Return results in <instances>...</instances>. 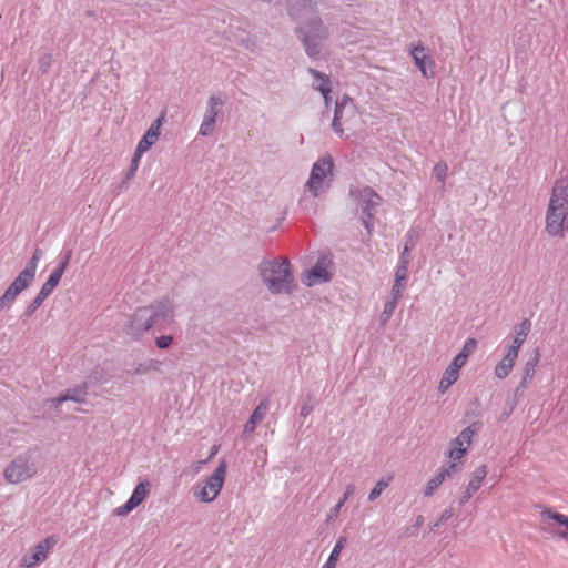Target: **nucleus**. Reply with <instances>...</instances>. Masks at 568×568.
I'll return each instance as SVG.
<instances>
[{
    "label": "nucleus",
    "mask_w": 568,
    "mask_h": 568,
    "mask_svg": "<svg viewBox=\"0 0 568 568\" xmlns=\"http://www.w3.org/2000/svg\"><path fill=\"white\" fill-rule=\"evenodd\" d=\"M549 236L564 237L568 232V178L555 182L545 215Z\"/></svg>",
    "instance_id": "f257e3e1"
},
{
    "label": "nucleus",
    "mask_w": 568,
    "mask_h": 568,
    "mask_svg": "<svg viewBox=\"0 0 568 568\" xmlns=\"http://www.w3.org/2000/svg\"><path fill=\"white\" fill-rule=\"evenodd\" d=\"M173 308L168 302H155L149 306L138 308L128 325V334L139 336L153 325L172 317Z\"/></svg>",
    "instance_id": "f03ea898"
},
{
    "label": "nucleus",
    "mask_w": 568,
    "mask_h": 568,
    "mask_svg": "<svg viewBox=\"0 0 568 568\" xmlns=\"http://www.w3.org/2000/svg\"><path fill=\"white\" fill-rule=\"evenodd\" d=\"M260 271L265 285L272 293H290L293 290L294 283L286 258L281 262H266L261 265Z\"/></svg>",
    "instance_id": "7ed1b4c3"
},
{
    "label": "nucleus",
    "mask_w": 568,
    "mask_h": 568,
    "mask_svg": "<svg viewBox=\"0 0 568 568\" xmlns=\"http://www.w3.org/2000/svg\"><path fill=\"white\" fill-rule=\"evenodd\" d=\"M227 464L222 460L211 476L194 487V497L201 503H212L219 496L226 477Z\"/></svg>",
    "instance_id": "20e7f679"
},
{
    "label": "nucleus",
    "mask_w": 568,
    "mask_h": 568,
    "mask_svg": "<svg viewBox=\"0 0 568 568\" xmlns=\"http://www.w3.org/2000/svg\"><path fill=\"white\" fill-rule=\"evenodd\" d=\"M164 120V114H161L150 126V129L142 136L138 146L135 149L133 159L131 161V166L129 171V175L132 176L135 174L141 156L149 151L159 140L161 133V126Z\"/></svg>",
    "instance_id": "39448f33"
},
{
    "label": "nucleus",
    "mask_w": 568,
    "mask_h": 568,
    "mask_svg": "<svg viewBox=\"0 0 568 568\" xmlns=\"http://www.w3.org/2000/svg\"><path fill=\"white\" fill-rule=\"evenodd\" d=\"M37 473L34 464L27 456H18L4 469L3 477L10 484H20Z\"/></svg>",
    "instance_id": "423d86ee"
},
{
    "label": "nucleus",
    "mask_w": 568,
    "mask_h": 568,
    "mask_svg": "<svg viewBox=\"0 0 568 568\" xmlns=\"http://www.w3.org/2000/svg\"><path fill=\"white\" fill-rule=\"evenodd\" d=\"M480 429L479 423H474L460 432V434L452 442L447 452V458L455 463L460 460L471 445L473 437Z\"/></svg>",
    "instance_id": "0eeeda50"
},
{
    "label": "nucleus",
    "mask_w": 568,
    "mask_h": 568,
    "mask_svg": "<svg viewBox=\"0 0 568 568\" xmlns=\"http://www.w3.org/2000/svg\"><path fill=\"white\" fill-rule=\"evenodd\" d=\"M333 160L331 156H324L314 163L307 187L314 196L318 194L324 187V182L332 175Z\"/></svg>",
    "instance_id": "6e6552de"
},
{
    "label": "nucleus",
    "mask_w": 568,
    "mask_h": 568,
    "mask_svg": "<svg viewBox=\"0 0 568 568\" xmlns=\"http://www.w3.org/2000/svg\"><path fill=\"white\" fill-rule=\"evenodd\" d=\"M333 274V262L331 258L323 256L312 270L304 274L302 281L306 286H313L331 280Z\"/></svg>",
    "instance_id": "1a4fd4ad"
},
{
    "label": "nucleus",
    "mask_w": 568,
    "mask_h": 568,
    "mask_svg": "<svg viewBox=\"0 0 568 568\" xmlns=\"http://www.w3.org/2000/svg\"><path fill=\"white\" fill-rule=\"evenodd\" d=\"M540 516L548 530L552 531L555 536L568 540V516L550 508L542 509Z\"/></svg>",
    "instance_id": "9d476101"
},
{
    "label": "nucleus",
    "mask_w": 568,
    "mask_h": 568,
    "mask_svg": "<svg viewBox=\"0 0 568 568\" xmlns=\"http://www.w3.org/2000/svg\"><path fill=\"white\" fill-rule=\"evenodd\" d=\"M57 544L54 536H50L40 541L34 548L31 555L24 556L21 560L23 568H32L39 562L47 559L49 550Z\"/></svg>",
    "instance_id": "9b49d317"
},
{
    "label": "nucleus",
    "mask_w": 568,
    "mask_h": 568,
    "mask_svg": "<svg viewBox=\"0 0 568 568\" xmlns=\"http://www.w3.org/2000/svg\"><path fill=\"white\" fill-rule=\"evenodd\" d=\"M150 494V483L148 480L141 481L134 488L129 500L115 509L118 516H125L138 506H140Z\"/></svg>",
    "instance_id": "f8f14e48"
},
{
    "label": "nucleus",
    "mask_w": 568,
    "mask_h": 568,
    "mask_svg": "<svg viewBox=\"0 0 568 568\" xmlns=\"http://www.w3.org/2000/svg\"><path fill=\"white\" fill-rule=\"evenodd\" d=\"M410 54L418 70L425 78L434 77V61L422 42L412 45Z\"/></svg>",
    "instance_id": "ddd939ff"
},
{
    "label": "nucleus",
    "mask_w": 568,
    "mask_h": 568,
    "mask_svg": "<svg viewBox=\"0 0 568 568\" xmlns=\"http://www.w3.org/2000/svg\"><path fill=\"white\" fill-rule=\"evenodd\" d=\"M326 37V31L322 28L321 22H314L311 26L310 31L305 33L303 38V43L305 45L306 52L313 57L318 53L317 49V40H322Z\"/></svg>",
    "instance_id": "4468645a"
},
{
    "label": "nucleus",
    "mask_w": 568,
    "mask_h": 568,
    "mask_svg": "<svg viewBox=\"0 0 568 568\" xmlns=\"http://www.w3.org/2000/svg\"><path fill=\"white\" fill-rule=\"evenodd\" d=\"M456 469L457 464L455 463H449V465L440 467L437 474L427 483L424 495L426 497L433 496L434 491L445 481L446 478L450 477Z\"/></svg>",
    "instance_id": "2eb2a0df"
},
{
    "label": "nucleus",
    "mask_w": 568,
    "mask_h": 568,
    "mask_svg": "<svg viewBox=\"0 0 568 568\" xmlns=\"http://www.w3.org/2000/svg\"><path fill=\"white\" fill-rule=\"evenodd\" d=\"M486 476H487V468L484 465L477 467L474 470L471 478L466 487V490L460 499L462 504H466L473 497V495L478 491V489L481 487Z\"/></svg>",
    "instance_id": "dca6fc26"
},
{
    "label": "nucleus",
    "mask_w": 568,
    "mask_h": 568,
    "mask_svg": "<svg viewBox=\"0 0 568 568\" xmlns=\"http://www.w3.org/2000/svg\"><path fill=\"white\" fill-rule=\"evenodd\" d=\"M70 253L60 262L59 266L51 273L47 282L42 285L40 292L41 297H48L58 286L69 263Z\"/></svg>",
    "instance_id": "f3484780"
},
{
    "label": "nucleus",
    "mask_w": 568,
    "mask_h": 568,
    "mask_svg": "<svg viewBox=\"0 0 568 568\" xmlns=\"http://www.w3.org/2000/svg\"><path fill=\"white\" fill-rule=\"evenodd\" d=\"M517 357L518 352L508 347L505 356L495 366L494 373L496 377L499 379L506 378L511 373Z\"/></svg>",
    "instance_id": "a211bd4d"
},
{
    "label": "nucleus",
    "mask_w": 568,
    "mask_h": 568,
    "mask_svg": "<svg viewBox=\"0 0 568 568\" xmlns=\"http://www.w3.org/2000/svg\"><path fill=\"white\" fill-rule=\"evenodd\" d=\"M356 199L358 200V204L362 210L367 212L371 216V210L376 207L379 204V196L369 187H364L363 190L357 191Z\"/></svg>",
    "instance_id": "6ab92c4d"
},
{
    "label": "nucleus",
    "mask_w": 568,
    "mask_h": 568,
    "mask_svg": "<svg viewBox=\"0 0 568 568\" xmlns=\"http://www.w3.org/2000/svg\"><path fill=\"white\" fill-rule=\"evenodd\" d=\"M345 109H348V111L352 114H354V108L351 103L349 98H343L339 102L336 103L335 114H334L332 126H333V130L338 134L343 133L342 119H343V113H344Z\"/></svg>",
    "instance_id": "aec40b11"
},
{
    "label": "nucleus",
    "mask_w": 568,
    "mask_h": 568,
    "mask_svg": "<svg viewBox=\"0 0 568 568\" xmlns=\"http://www.w3.org/2000/svg\"><path fill=\"white\" fill-rule=\"evenodd\" d=\"M310 73L313 74L315 78L314 88L322 93V95L325 100V103L328 104L329 93H331L329 78L316 70H313V69H310Z\"/></svg>",
    "instance_id": "412c9836"
},
{
    "label": "nucleus",
    "mask_w": 568,
    "mask_h": 568,
    "mask_svg": "<svg viewBox=\"0 0 568 568\" xmlns=\"http://www.w3.org/2000/svg\"><path fill=\"white\" fill-rule=\"evenodd\" d=\"M219 102L215 98H211L210 100V111L209 114L205 116L203 123L200 128V133L203 135H207L213 131L214 123H215V116L217 115V106Z\"/></svg>",
    "instance_id": "4be33fe9"
},
{
    "label": "nucleus",
    "mask_w": 568,
    "mask_h": 568,
    "mask_svg": "<svg viewBox=\"0 0 568 568\" xmlns=\"http://www.w3.org/2000/svg\"><path fill=\"white\" fill-rule=\"evenodd\" d=\"M459 377V372L455 368L448 366L443 374V377L438 385V390L440 394H445L448 388L457 382Z\"/></svg>",
    "instance_id": "5701e85b"
},
{
    "label": "nucleus",
    "mask_w": 568,
    "mask_h": 568,
    "mask_svg": "<svg viewBox=\"0 0 568 568\" xmlns=\"http://www.w3.org/2000/svg\"><path fill=\"white\" fill-rule=\"evenodd\" d=\"M85 396H87V386L85 384L80 386V387H77V388H73V389H69L65 395H63L62 397H59L57 399V403H61V402H64V400H74L77 403H83L84 399H85Z\"/></svg>",
    "instance_id": "b1692460"
},
{
    "label": "nucleus",
    "mask_w": 568,
    "mask_h": 568,
    "mask_svg": "<svg viewBox=\"0 0 568 568\" xmlns=\"http://www.w3.org/2000/svg\"><path fill=\"white\" fill-rule=\"evenodd\" d=\"M347 542V539L345 537H341L336 545L334 546L327 561L324 564L323 568H335L336 562L338 561V558L341 556L342 550L344 549L345 545Z\"/></svg>",
    "instance_id": "393cba45"
},
{
    "label": "nucleus",
    "mask_w": 568,
    "mask_h": 568,
    "mask_svg": "<svg viewBox=\"0 0 568 568\" xmlns=\"http://www.w3.org/2000/svg\"><path fill=\"white\" fill-rule=\"evenodd\" d=\"M33 278H34L33 274L23 270L16 277V280L11 283L10 286H12L14 288V291H17L18 293H21L30 285V283L32 282Z\"/></svg>",
    "instance_id": "a878e982"
},
{
    "label": "nucleus",
    "mask_w": 568,
    "mask_h": 568,
    "mask_svg": "<svg viewBox=\"0 0 568 568\" xmlns=\"http://www.w3.org/2000/svg\"><path fill=\"white\" fill-rule=\"evenodd\" d=\"M407 252H408V247L406 246L404 250V253L400 257L399 265L397 266L396 272H395L396 282H405L407 278L408 260L405 256L407 254Z\"/></svg>",
    "instance_id": "bb28decb"
},
{
    "label": "nucleus",
    "mask_w": 568,
    "mask_h": 568,
    "mask_svg": "<svg viewBox=\"0 0 568 568\" xmlns=\"http://www.w3.org/2000/svg\"><path fill=\"white\" fill-rule=\"evenodd\" d=\"M392 479H393V476H388L386 479L378 480L377 484L375 485V487L371 490V493L368 495V499L371 501L377 499L381 496L382 491L388 487Z\"/></svg>",
    "instance_id": "cd10ccee"
},
{
    "label": "nucleus",
    "mask_w": 568,
    "mask_h": 568,
    "mask_svg": "<svg viewBox=\"0 0 568 568\" xmlns=\"http://www.w3.org/2000/svg\"><path fill=\"white\" fill-rule=\"evenodd\" d=\"M20 293H18L17 291H14V288L12 286H9L6 292L3 293V295L0 297V312L9 306L10 304H12L14 302V300L17 298V296L19 295Z\"/></svg>",
    "instance_id": "c85d7f7f"
},
{
    "label": "nucleus",
    "mask_w": 568,
    "mask_h": 568,
    "mask_svg": "<svg viewBox=\"0 0 568 568\" xmlns=\"http://www.w3.org/2000/svg\"><path fill=\"white\" fill-rule=\"evenodd\" d=\"M267 402H262L252 413L251 417L256 424L263 420L267 412Z\"/></svg>",
    "instance_id": "c756f323"
},
{
    "label": "nucleus",
    "mask_w": 568,
    "mask_h": 568,
    "mask_svg": "<svg viewBox=\"0 0 568 568\" xmlns=\"http://www.w3.org/2000/svg\"><path fill=\"white\" fill-rule=\"evenodd\" d=\"M41 250L37 248L30 260V262L27 264V266L24 267L26 271L30 272L31 274H33L36 276V272H37V268H38V263L41 258Z\"/></svg>",
    "instance_id": "7c9ffc66"
},
{
    "label": "nucleus",
    "mask_w": 568,
    "mask_h": 568,
    "mask_svg": "<svg viewBox=\"0 0 568 568\" xmlns=\"http://www.w3.org/2000/svg\"><path fill=\"white\" fill-rule=\"evenodd\" d=\"M447 170H448V168H447V164L445 162H438L434 166V173L436 174L438 180H440L442 182H444L445 179H446Z\"/></svg>",
    "instance_id": "2f4dec72"
},
{
    "label": "nucleus",
    "mask_w": 568,
    "mask_h": 568,
    "mask_svg": "<svg viewBox=\"0 0 568 568\" xmlns=\"http://www.w3.org/2000/svg\"><path fill=\"white\" fill-rule=\"evenodd\" d=\"M526 338H527V336H525L521 333L516 332L509 348L515 349L516 352L519 353V349L523 346V344L525 343Z\"/></svg>",
    "instance_id": "473e14b6"
},
{
    "label": "nucleus",
    "mask_w": 568,
    "mask_h": 568,
    "mask_svg": "<svg viewBox=\"0 0 568 568\" xmlns=\"http://www.w3.org/2000/svg\"><path fill=\"white\" fill-rule=\"evenodd\" d=\"M476 348H477V342H476V339H475V338H469V339L465 343V345H464V347H463V349H462L460 354H464V355H465V357H467V358H468V356H469L470 354H473V353L475 352V349H476Z\"/></svg>",
    "instance_id": "72a5a7b5"
},
{
    "label": "nucleus",
    "mask_w": 568,
    "mask_h": 568,
    "mask_svg": "<svg viewBox=\"0 0 568 568\" xmlns=\"http://www.w3.org/2000/svg\"><path fill=\"white\" fill-rule=\"evenodd\" d=\"M467 363V357H465L464 354H458L454 357L453 362L450 363V367L455 368L456 371H460L462 367H464Z\"/></svg>",
    "instance_id": "f704fd0d"
},
{
    "label": "nucleus",
    "mask_w": 568,
    "mask_h": 568,
    "mask_svg": "<svg viewBox=\"0 0 568 568\" xmlns=\"http://www.w3.org/2000/svg\"><path fill=\"white\" fill-rule=\"evenodd\" d=\"M398 301H399V298H395L393 296L392 301H389L385 304L383 315H386V317H389L393 314L394 310L396 308Z\"/></svg>",
    "instance_id": "c9c22d12"
},
{
    "label": "nucleus",
    "mask_w": 568,
    "mask_h": 568,
    "mask_svg": "<svg viewBox=\"0 0 568 568\" xmlns=\"http://www.w3.org/2000/svg\"><path fill=\"white\" fill-rule=\"evenodd\" d=\"M172 341H173L172 336L162 335L156 338L155 343L159 348H168L171 345Z\"/></svg>",
    "instance_id": "e433bc0d"
},
{
    "label": "nucleus",
    "mask_w": 568,
    "mask_h": 568,
    "mask_svg": "<svg viewBox=\"0 0 568 568\" xmlns=\"http://www.w3.org/2000/svg\"><path fill=\"white\" fill-rule=\"evenodd\" d=\"M405 288V284L404 282H396L394 283L393 285V290H392V294L395 298H400L402 296V292L404 291Z\"/></svg>",
    "instance_id": "4c0bfd02"
},
{
    "label": "nucleus",
    "mask_w": 568,
    "mask_h": 568,
    "mask_svg": "<svg viewBox=\"0 0 568 568\" xmlns=\"http://www.w3.org/2000/svg\"><path fill=\"white\" fill-rule=\"evenodd\" d=\"M530 331V322L528 320L523 321L519 325H517L515 332L521 333L525 336H528Z\"/></svg>",
    "instance_id": "58836bf2"
},
{
    "label": "nucleus",
    "mask_w": 568,
    "mask_h": 568,
    "mask_svg": "<svg viewBox=\"0 0 568 568\" xmlns=\"http://www.w3.org/2000/svg\"><path fill=\"white\" fill-rule=\"evenodd\" d=\"M45 298L47 297H41V292H39L37 297L34 298L33 303L30 306V312H33L37 307H39Z\"/></svg>",
    "instance_id": "ea45409f"
},
{
    "label": "nucleus",
    "mask_w": 568,
    "mask_h": 568,
    "mask_svg": "<svg viewBox=\"0 0 568 568\" xmlns=\"http://www.w3.org/2000/svg\"><path fill=\"white\" fill-rule=\"evenodd\" d=\"M256 426H257V424L252 418H250L244 426V432L252 433L255 430Z\"/></svg>",
    "instance_id": "a19ab883"
},
{
    "label": "nucleus",
    "mask_w": 568,
    "mask_h": 568,
    "mask_svg": "<svg viewBox=\"0 0 568 568\" xmlns=\"http://www.w3.org/2000/svg\"><path fill=\"white\" fill-rule=\"evenodd\" d=\"M353 491H354V487L352 485L347 486L342 500L346 501L348 499V497L353 494Z\"/></svg>",
    "instance_id": "79ce46f5"
},
{
    "label": "nucleus",
    "mask_w": 568,
    "mask_h": 568,
    "mask_svg": "<svg viewBox=\"0 0 568 568\" xmlns=\"http://www.w3.org/2000/svg\"><path fill=\"white\" fill-rule=\"evenodd\" d=\"M535 374V364H532L530 367L526 368V376L532 377Z\"/></svg>",
    "instance_id": "37998d69"
},
{
    "label": "nucleus",
    "mask_w": 568,
    "mask_h": 568,
    "mask_svg": "<svg viewBox=\"0 0 568 568\" xmlns=\"http://www.w3.org/2000/svg\"><path fill=\"white\" fill-rule=\"evenodd\" d=\"M217 450H219V446H213L209 458L213 457L217 453Z\"/></svg>",
    "instance_id": "c03bdc74"
},
{
    "label": "nucleus",
    "mask_w": 568,
    "mask_h": 568,
    "mask_svg": "<svg viewBox=\"0 0 568 568\" xmlns=\"http://www.w3.org/2000/svg\"><path fill=\"white\" fill-rule=\"evenodd\" d=\"M344 503H345L344 500H341V501L336 505V507H335V511H336V513L341 509V507L343 506V504H344Z\"/></svg>",
    "instance_id": "a18cd8bd"
},
{
    "label": "nucleus",
    "mask_w": 568,
    "mask_h": 568,
    "mask_svg": "<svg viewBox=\"0 0 568 568\" xmlns=\"http://www.w3.org/2000/svg\"><path fill=\"white\" fill-rule=\"evenodd\" d=\"M364 223H365V227L367 229V231L371 232V225L368 224V222L365 221Z\"/></svg>",
    "instance_id": "49530a36"
}]
</instances>
